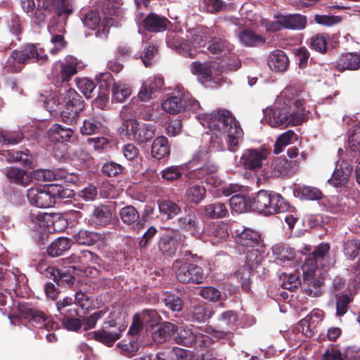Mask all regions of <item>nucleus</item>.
I'll return each instance as SVG.
<instances>
[{"instance_id": "nucleus-47", "label": "nucleus", "mask_w": 360, "mask_h": 360, "mask_svg": "<svg viewBox=\"0 0 360 360\" xmlns=\"http://www.w3.org/2000/svg\"><path fill=\"white\" fill-rule=\"evenodd\" d=\"M141 124L138 121L133 119L127 120L123 122L120 128V133L121 135L127 136L129 139L134 140L136 138L137 131Z\"/></svg>"}, {"instance_id": "nucleus-5", "label": "nucleus", "mask_w": 360, "mask_h": 360, "mask_svg": "<svg viewBox=\"0 0 360 360\" xmlns=\"http://www.w3.org/2000/svg\"><path fill=\"white\" fill-rule=\"evenodd\" d=\"M65 197V191L61 186H51L48 191L39 188H30L27 190V198L30 205L39 208H49L56 203V198Z\"/></svg>"}, {"instance_id": "nucleus-45", "label": "nucleus", "mask_w": 360, "mask_h": 360, "mask_svg": "<svg viewBox=\"0 0 360 360\" xmlns=\"http://www.w3.org/2000/svg\"><path fill=\"white\" fill-rule=\"evenodd\" d=\"M4 173L11 182L22 186H27L28 178L26 176L24 170L15 167H8L5 169Z\"/></svg>"}, {"instance_id": "nucleus-9", "label": "nucleus", "mask_w": 360, "mask_h": 360, "mask_svg": "<svg viewBox=\"0 0 360 360\" xmlns=\"http://www.w3.org/2000/svg\"><path fill=\"white\" fill-rule=\"evenodd\" d=\"M262 258L263 257L258 249L252 248L247 252L244 266L236 273V276L240 280L241 286L245 290H247L250 288L251 273L261 264Z\"/></svg>"}, {"instance_id": "nucleus-18", "label": "nucleus", "mask_w": 360, "mask_h": 360, "mask_svg": "<svg viewBox=\"0 0 360 360\" xmlns=\"http://www.w3.org/2000/svg\"><path fill=\"white\" fill-rule=\"evenodd\" d=\"M235 240L238 246L252 249L260 244L261 236L257 231L245 228L236 235Z\"/></svg>"}, {"instance_id": "nucleus-17", "label": "nucleus", "mask_w": 360, "mask_h": 360, "mask_svg": "<svg viewBox=\"0 0 360 360\" xmlns=\"http://www.w3.org/2000/svg\"><path fill=\"white\" fill-rule=\"evenodd\" d=\"M174 334L175 336L174 339L175 342L184 347L193 346L196 338L197 330H193L186 325L177 326L174 324Z\"/></svg>"}, {"instance_id": "nucleus-15", "label": "nucleus", "mask_w": 360, "mask_h": 360, "mask_svg": "<svg viewBox=\"0 0 360 360\" xmlns=\"http://www.w3.org/2000/svg\"><path fill=\"white\" fill-rule=\"evenodd\" d=\"M229 236L228 226L222 222H212L205 229V236L213 245L226 240Z\"/></svg>"}, {"instance_id": "nucleus-51", "label": "nucleus", "mask_w": 360, "mask_h": 360, "mask_svg": "<svg viewBox=\"0 0 360 360\" xmlns=\"http://www.w3.org/2000/svg\"><path fill=\"white\" fill-rule=\"evenodd\" d=\"M191 71L193 75L205 79H210L212 77V70L207 63L193 62L191 65Z\"/></svg>"}, {"instance_id": "nucleus-26", "label": "nucleus", "mask_w": 360, "mask_h": 360, "mask_svg": "<svg viewBox=\"0 0 360 360\" xmlns=\"http://www.w3.org/2000/svg\"><path fill=\"white\" fill-rule=\"evenodd\" d=\"M19 310L22 316L36 323L40 324L44 322H49V316L47 314L29 305L20 304L19 306Z\"/></svg>"}, {"instance_id": "nucleus-2", "label": "nucleus", "mask_w": 360, "mask_h": 360, "mask_svg": "<svg viewBox=\"0 0 360 360\" xmlns=\"http://www.w3.org/2000/svg\"><path fill=\"white\" fill-rule=\"evenodd\" d=\"M198 118L202 126L216 130L221 136H224L229 150H235L243 138V131L230 111L219 109L210 114H200Z\"/></svg>"}, {"instance_id": "nucleus-36", "label": "nucleus", "mask_w": 360, "mask_h": 360, "mask_svg": "<svg viewBox=\"0 0 360 360\" xmlns=\"http://www.w3.org/2000/svg\"><path fill=\"white\" fill-rule=\"evenodd\" d=\"M70 247L71 243L68 238L60 237L49 245L47 248V252L53 257H59L68 250Z\"/></svg>"}, {"instance_id": "nucleus-49", "label": "nucleus", "mask_w": 360, "mask_h": 360, "mask_svg": "<svg viewBox=\"0 0 360 360\" xmlns=\"http://www.w3.org/2000/svg\"><path fill=\"white\" fill-rule=\"evenodd\" d=\"M73 301L71 297H65L56 303L57 309L60 314L68 316L77 315V310L72 306Z\"/></svg>"}, {"instance_id": "nucleus-28", "label": "nucleus", "mask_w": 360, "mask_h": 360, "mask_svg": "<svg viewBox=\"0 0 360 360\" xmlns=\"http://www.w3.org/2000/svg\"><path fill=\"white\" fill-rule=\"evenodd\" d=\"M360 68V56L348 53L343 54L337 61V68L340 71L345 70H356Z\"/></svg>"}, {"instance_id": "nucleus-48", "label": "nucleus", "mask_w": 360, "mask_h": 360, "mask_svg": "<svg viewBox=\"0 0 360 360\" xmlns=\"http://www.w3.org/2000/svg\"><path fill=\"white\" fill-rule=\"evenodd\" d=\"M162 353H159L156 355L158 360H193L191 359V354L189 351L179 348L174 347L171 351L169 352L167 359L163 358L162 356Z\"/></svg>"}, {"instance_id": "nucleus-34", "label": "nucleus", "mask_w": 360, "mask_h": 360, "mask_svg": "<svg viewBox=\"0 0 360 360\" xmlns=\"http://www.w3.org/2000/svg\"><path fill=\"white\" fill-rule=\"evenodd\" d=\"M292 162L285 158H278L271 163L272 174L276 176L285 177L292 172Z\"/></svg>"}, {"instance_id": "nucleus-32", "label": "nucleus", "mask_w": 360, "mask_h": 360, "mask_svg": "<svg viewBox=\"0 0 360 360\" xmlns=\"http://www.w3.org/2000/svg\"><path fill=\"white\" fill-rule=\"evenodd\" d=\"M182 96L183 94L179 92L177 96L168 97L162 103V109L170 114L179 113L184 108V99H183Z\"/></svg>"}, {"instance_id": "nucleus-63", "label": "nucleus", "mask_w": 360, "mask_h": 360, "mask_svg": "<svg viewBox=\"0 0 360 360\" xmlns=\"http://www.w3.org/2000/svg\"><path fill=\"white\" fill-rule=\"evenodd\" d=\"M60 100L62 99L56 94H50L44 101V107L51 114L57 113L58 110H61V106L63 105V101Z\"/></svg>"}, {"instance_id": "nucleus-19", "label": "nucleus", "mask_w": 360, "mask_h": 360, "mask_svg": "<svg viewBox=\"0 0 360 360\" xmlns=\"http://www.w3.org/2000/svg\"><path fill=\"white\" fill-rule=\"evenodd\" d=\"M110 328H112V329L103 327V329L94 331L93 333L94 338L108 346H112L120 338L121 333L124 329H121L120 327L116 328L112 325H110Z\"/></svg>"}, {"instance_id": "nucleus-27", "label": "nucleus", "mask_w": 360, "mask_h": 360, "mask_svg": "<svg viewBox=\"0 0 360 360\" xmlns=\"http://www.w3.org/2000/svg\"><path fill=\"white\" fill-rule=\"evenodd\" d=\"M119 215L122 221L126 225L130 226L135 224L137 229H139L142 225L139 223V212L132 205H127L120 209Z\"/></svg>"}, {"instance_id": "nucleus-30", "label": "nucleus", "mask_w": 360, "mask_h": 360, "mask_svg": "<svg viewBox=\"0 0 360 360\" xmlns=\"http://www.w3.org/2000/svg\"><path fill=\"white\" fill-rule=\"evenodd\" d=\"M212 315V311L204 304H194L188 311V319L198 323L205 322Z\"/></svg>"}, {"instance_id": "nucleus-64", "label": "nucleus", "mask_w": 360, "mask_h": 360, "mask_svg": "<svg viewBox=\"0 0 360 360\" xmlns=\"http://www.w3.org/2000/svg\"><path fill=\"white\" fill-rule=\"evenodd\" d=\"M347 146L353 152L360 151V125L353 128L348 138Z\"/></svg>"}, {"instance_id": "nucleus-13", "label": "nucleus", "mask_w": 360, "mask_h": 360, "mask_svg": "<svg viewBox=\"0 0 360 360\" xmlns=\"http://www.w3.org/2000/svg\"><path fill=\"white\" fill-rule=\"evenodd\" d=\"M112 219V209L105 205L95 206L89 215V221L94 227H105L110 224Z\"/></svg>"}, {"instance_id": "nucleus-1", "label": "nucleus", "mask_w": 360, "mask_h": 360, "mask_svg": "<svg viewBox=\"0 0 360 360\" xmlns=\"http://www.w3.org/2000/svg\"><path fill=\"white\" fill-rule=\"evenodd\" d=\"M277 106L266 109L265 120L272 127H287L301 124L305 120L302 101L293 96V89L287 88L276 99Z\"/></svg>"}, {"instance_id": "nucleus-35", "label": "nucleus", "mask_w": 360, "mask_h": 360, "mask_svg": "<svg viewBox=\"0 0 360 360\" xmlns=\"http://www.w3.org/2000/svg\"><path fill=\"white\" fill-rule=\"evenodd\" d=\"M79 62L72 56H68L65 61L60 63L61 79L63 82H68L69 79L77 72Z\"/></svg>"}, {"instance_id": "nucleus-33", "label": "nucleus", "mask_w": 360, "mask_h": 360, "mask_svg": "<svg viewBox=\"0 0 360 360\" xmlns=\"http://www.w3.org/2000/svg\"><path fill=\"white\" fill-rule=\"evenodd\" d=\"M102 238L101 233L84 229L79 230L73 235V238L77 243L84 245H92L101 240Z\"/></svg>"}, {"instance_id": "nucleus-4", "label": "nucleus", "mask_w": 360, "mask_h": 360, "mask_svg": "<svg viewBox=\"0 0 360 360\" xmlns=\"http://www.w3.org/2000/svg\"><path fill=\"white\" fill-rule=\"evenodd\" d=\"M64 108L60 112V117L63 122L73 126L77 123L79 113L83 110L84 104L82 97L77 92L69 89L61 95Z\"/></svg>"}, {"instance_id": "nucleus-37", "label": "nucleus", "mask_w": 360, "mask_h": 360, "mask_svg": "<svg viewBox=\"0 0 360 360\" xmlns=\"http://www.w3.org/2000/svg\"><path fill=\"white\" fill-rule=\"evenodd\" d=\"M151 153L153 158L160 160L169 154L168 141L165 136L157 137L153 143Z\"/></svg>"}, {"instance_id": "nucleus-14", "label": "nucleus", "mask_w": 360, "mask_h": 360, "mask_svg": "<svg viewBox=\"0 0 360 360\" xmlns=\"http://www.w3.org/2000/svg\"><path fill=\"white\" fill-rule=\"evenodd\" d=\"M166 43L169 47L183 56L193 58L197 54V51L191 48L190 43L175 32H171L167 34Z\"/></svg>"}, {"instance_id": "nucleus-57", "label": "nucleus", "mask_w": 360, "mask_h": 360, "mask_svg": "<svg viewBox=\"0 0 360 360\" xmlns=\"http://www.w3.org/2000/svg\"><path fill=\"white\" fill-rule=\"evenodd\" d=\"M22 139L23 135L20 131H0V143L15 145L20 143Z\"/></svg>"}, {"instance_id": "nucleus-59", "label": "nucleus", "mask_w": 360, "mask_h": 360, "mask_svg": "<svg viewBox=\"0 0 360 360\" xmlns=\"http://www.w3.org/2000/svg\"><path fill=\"white\" fill-rule=\"evenodd\" d=\"M120 349V352L127 357H131L136 354L139 349V343L135 340H131L129 342H121L117 345Z\"/></svg>"}, {"instance_id": "nucleus-25", "label": "nucleus", "mask_w": 360, "mask_h": 360, "mask_svg": "<svg viewBox=\"0 0 360 360\" xmlns=\"http://www.w3.org/2000/svg\"><path fill=\"white\" fill-rule=\"evenodd\" d=\"M283 29L303 30L307 25V18L301 14L281 15Z\"/></svg>"}, {"instance_id": "nucleus-62", "label": "nucleus", "mask_w": 360, "mask_h": 360, "mask_svg": "<svg viewBox=\"0 0 360 360\" xmlns=\"http://www.w3.org/2000/svg\"><path fill=\"white\" fill-rule=\"evenodd\" d=\"M76 82L78 89L86 98H89L92 97L91 94L96 88V85L93 81L87 78H81L77 79Z\"/></svg>"}, {"instance_id": "nucleus-41", "label": "nucleus", "mask_w": 360, "mask_h": 360, "mask_svg": "<svg viewBox=\"0 0 360 360\" xmlns=\"http://www.w3.org/2000/svg\"><path fill=\"white\" fill-rule=\"evenodd\" d=\"M270 201L267 214L283 212L288 208V204L285 201L284 198L280 194L275 192H271Z\"/></svg>"}, {"instance_id": "nucleus-60", "label": "nucleus", "mask_w": 360, "mask_h": 360, "mask_svg": "<svg viewBox=\"0 0 360 360\" xmlns=\"http://www.w3.org/2000/svg\"><path fill=\"white\" fill-rule=\"evenodd\" d=\"M281 279L283 280L281 283L282 288L290 291H293L301 285L299 276L295 273L290 274L283 273L281 276Z\"/></svg>"}, {"instance_id": "nucleus-43", "label": "nucleus", "mask_w": 360, "mask_h": 360, "mask_svg": "<svg viewBox=\"0 0 360 360\" xmlns=\"http://www.w3.org/2000/svg\"><path fill=\"white\" fill-rule=\"evenodd\" d=\"M227 213L226 205L221 202L210 203L204 207V214L210 218H222L226 217Z\"/></svg>"}, {"instance_id": "nucleus-16", "label": "nucleus", "mask_w": 360, "mask_h": 360, "mask_svg": "<svg viewBox=\"0 0 360 360\" xmlns=\"http://www.w3.org/2000/svg\"><path fill=\"white\" fill-rule=\"evenodd\" d=\"M352 172V167L347 162H338L332 177L328 182L335 187L343 186L348 182Z\"/></svg>"}, {"instance_id": "nucleus-29", "label": "nucleus", "mask_w": 360, "mask_h": 360, "mask_svg": "<svg viewBox=\"0 0 360 360\" xmlns=\"http://www.w3.org/2000/svg\"><path fill=\"white\" fill-rule=\"evenodd\" d=\"M72 133L73 129L71 128L63 127L59 124H53L47 132L49 139L56 142H64L68 141L72 136Z\"/></svg>"}, {"instance_id": "nucleus-44", "label": "nucleus", "mask_w": 360, "mask_h": 360, "mask_svg": "<svg viewBox=\"0 0 360 360\" xmlns=\"http://www.w3.org/2000/svg\"><path fill=\"white\" fill-rule=\"evenodd\" d=\"M229 205L233 211L237 213H243L250 209V200L245 195L236 194L233 195L229 200Z\"/></svg>"}, {"instance_id": "nucleus-21", "label": "nucleus", "mask_w": 360, "mask_h": 360, "mask_svg": "<svg viewBox=\"0 0 360 360\" xmlns=\"http://www.w3.org/2000/svg\"><path fill=\"white\" fill-rule=\"evenodd\" d=\"M169 23L170 22L165 17L153 13L148 14L143 21V27L153 32L165 31Z\"/></svg>"}, {"instance_id": "nucleus-39", "label": "nucleus", "mask_w": 360, "mask_h": 360, "mask_svg": "<svg viewBox=\"0 0 360 360\" xmlns=\"http://www.w3.org/2000/svg\"><path fill=\"white\" fill-rule=\"evenodd\" d=\"M207 49L214 55L223 56L231 53L233 47L232 45L225 39H214L211 41Z\"/></svg>"}, {"instance_id": "nucleus-12", "label": "nucleus", "mask_w": 360, "mask_h": 360, "mask_svg": "<svg viewBox=\"0 0 360 360\" xmlns=\"http://www.w3.org/2000/svg\"><path fill=\"white\" fill-rule=\"evenodd\" d=\"M34 177L39 181H61L66 183H72L77 179L75 174L61 168L37 170L34 172Z\"/></svg>"}, {"instance_id": "nucleus-58", "label": "nucleus", "mask_w": 360, "mask_h": 360, "mask_svg": "<svg viewBox=\"0 0 360 360\" xmlns=\"http://www.w3.org/2000/svg\"><path fill=\"white\" fill-rule=\"evenodd\" d=\"M138 319H141L146 326L150 327L159 323L160 316L155 310L144 309L140 314H137Z\"/></svg>"}, {"instance_id": "nucleus-61", "label": "nucleus", "mask_w": 360, "mask_h": 360, "mask_svg": "<svg viewBox=\"0 0 360 360\" xmlns=\"http://www.w3.org/2000/svg\"><path fill=\"white\" fill-rule=\"evenodd\" d=\"M6 159L8 162H18L25 167H31L32 160L30 155L21 151L8 152Z\"/></svg>"}, {"instance_id": "nucleus-22", "label": "nucleus", "mask_w": 360, "mask_h": 360, "mask_svg": "<svg viewBox=\"0 0 360 360\" xmlns=\"http://www.w3.org/2000/svg\"><path fill=\"white\" fill-rule=\"evenodd\" d=\"M267 63L271 70L283 72L287 70L288 58L283 51L275 50L269 53Z\"/></svg>"}, {"instance_id": "nucleus-10", "label": "nucleus", "mask_w": 360, "mask_h": 360, "mask_svg": "<svg viewBox=\"0 0 360 360\" xmlns=\"http://www.w3.org/2000/svg\"><path fill=\"white\" fill-rule=\"evenodd\" d=\"M268 153L262 148L247 149L243 151L240 163L245 169L256 172L261 169L263 162L267 158Z\"/></svg>"}, {"instance_id": "nucleus-20", "label": "nucleus", "mask_w": 360, "mask_h": 360, "mask_svg": "<svg viewBox=\"0 0 360 360\" xmlns=\"http://www.w3.org/2000/svg\"><path fill=\"white\" fill-rule=\"evenodd\" d=\"M181 236L174 233L173 235L169 233L163 234L158 243L159 250L166 256H172L175 254L179 245V240Z\"/></svg>"}, {"instance_id": "nucleus-24", "label": "nucleus", "mask_w": 360, "mask_h": 360, "mask_svg": "<svg viewBox=\"0 0 360 360\" xmlns=\"http://www.w3.org/2000/svg\"><path fill=\"white\" fill-rule=\"evenodd\" d=\"M271 192L260 190L250 200V207L260 213L267 214V210L270 203Z\"/></svg>"}, {"instance_id": "nucleus-8", "label": "nucleus", "mask_w": 360, "mask_h": 360, "mask_svg": "<svg viewBox=\"0 0 360 360\" xmlns=\"http://www.w3.org/2000/svg\"><path fill=\"white\" fill-rule=\"evenodd\" d=\"M176 278L181 283H201L204 279L202 268L194 264L176 261L174 264Z\"/></svg>"}, {"instance_id": "nucleus-54", "label": "nucleus", "mask_w": 360, "mask_h": 360, "mask_svg": "<svg viewBox=\"0 0 360 360\" xmlns=\"http://www.w3.org/2000/svg\"><path fill=\"white\" fill-rule=\"evenodd\" d=\"M155 130L152 125L141 124L134 139L139 143L149 141L154 136Z\"/></svg>"}, {"instance_id": "nucleus-38", "label": "nucleus", "mask_w": 360, "mask_h": 360, "mask_svg": "<svg viewBox=\"0 0 360 360\" xmlns=\"http://www.w3.org/2000/svg\"><path fill=\"white\" fill-rule=\"evenodd\" d=\"M218 170V167L213 163H207L202 167L188 172L186 175L189 180L200 179L213 176Z\"/></svg>"}, {"instance_id": "nucleus-3", "label": "nucleus", "mask_w": 360, "mask_h": 360, "mask_svg": "<svg viewBox=\"0 0 360 360\" xmlns=\"http://www.w3.org/2000/svg\"><path fill=\"white\" fill-rule=\"evenodd\" d=\"M21 6L26 13L36 8L34 18L38 25L44 22L53 10L63 19L72 13L68 0H21Z\"/></svg>"}, {"instance_id": "nucleus-52", "label": "nucleus", "mask_w": 360, "mask_h": 360, "mask_svg": "<svg viewBox=\"0 0 360 360\" xmlns=\"http://www.w3.org/2000/svg\"><path fill=\"white\" fill-rule=\"evenodd\" d=\"M295 137L296 134L292 130H288L280 135L274 144V153L275 154L281 153L285 147L292 143V139Z\"/></svg>"}, {"instance_id": "nucleus-46", "label": "nucleus", "mask_w": 360, "mask_h": 360, "mask_svg": "<svg viewBox=\"0 0 360 360\" xmlns=\"http://www.w3.org/2000/svg\"><path fill=\"white\" fill-rule=\"evenodd\" d=\"M206 194L204 186L195 184L188 187L185 193L186 200L193 203H198L202 201Z\"/></svg>"}, {"instance_id": "nucleus-31", "label": "nucleus", "mask_w": 360, "mask_h": 360, "mask_svg": "<svg viewBox=\"0 0 360 360\" xmlns=\"http://www.w3.org/2000/svg\"><path fill=\"white\" fill-rule=\"evenodd\" d=\"M240 42L245 46H257L264 44L265 39L249 29H245L238 34Z\"/></svg>"}, {"instance_id": "nucleus-7", "label": "nucleus", "mask_w": 360, "mask_h": 360, "mask_svg": "<svg viewBox=\"0 0 360 360\" xmlns=\"http://www.w3.org/2000/svg\"><path fill=\"white\" fill-rule=\"evenodd\" d=\"M330 246L328 243H321L316 247L311 255L305 260L302 266L304 281L308 283L313 280V273L321 266L325 267L330 265L328 252Z\"/></svg>"}, {"instance_id": "nucleus-53", "label": "nucleus", "mask_w": 360, "mask_h": 360, "mask_svg": "<svg viewBox=\"0 0 360 360\" xmlns=\"http://www.w3.org/2000/svg\"><path fill=\"white\" fill-rule=\"evenodd\" d=\"M219 320L221 328L232 332L238 321V315L233 311H226L221 314Z\"/></svg>"}, {"instance_id": "nucleus-55", "label": "nucleus", "mask_w": 360, "mask_h": 360, "mask_svg": "<svg viewBox=\"0 0 360 360\" xmlns=\"http://www.w3.org/2000/svg\"><path fill=\"white\" fill-rule=\"evenodd\" d=\"M102 128V124L94 118H89L84 120L82 127H80V132L83 135H92L98 133Z\"/></svg>"}, {"instance_id": "nucleus-6", "label": "nucleus", "mask_w": 360, "mask_h": 360, "mask_svg": "<svg viewBox=\"0 0 360 360\" xmlns=\"http://www.w3.org/2000/svg\"><path fill=\"white\" fill-rule=\"evenodd\" d=\"M104 15L102 22H101V17L94 11H90L85 13L82 18V21L84 26L91 30H94L99 25L100 22L102 26V32L100 29L96 32L98 37L106 39L108 34V29L110 27L115 25V19L111 16L115 14V8L112 5L108 4L106 7L102 10Z\"/></svg>"}, {"instance_id": "nucleus-23", "label": "nucleus", "mask_w": 360, "mask_h": 360, "mask_svg": "<svg viewBox=\"0 0 360 360\" xmlns=\"http://www.w3.org/2000/svg\"><path fill=\"white\" fill-rule=\"evenodd\" d=\"M47 275H50L58 285L70 287L73 284V276L66 270H60L53 266H49L46 269Z\"/></svg>"}, {"instance_id": "nucleus-56", "label": "nucleus", "mask_w": 360, "mask_h": 360, "mask_svg": "<svg viewBox=\"0 0 360 360\" xmlns=\"http://www.w3.org/2000/svg\"><path fill=\"white\" fill-rule=\"evenodd\" d=\"M328 36L325 34H316L310 39V47L321 53L327 51Z\"/></svg>"}, {"instance_id": "nucleus-40", "label": "nucleus", "mask_w": 360, "mask_h": 360, "mask_svg": "<svg viewBox=\"0 0 360 360\" xmlns=\"http://www.w3.org/2000/svg\"><path fill=\"white\" fill-rule=\"evenodd\" d=\"M131 88L122 82H114L112 86V98L119 103L124 102L131 94Z\"/></svg>"}, {"instance_id": "nucleus-42", "label": "nucleus", "mask_w": 360, "mask_h": 360, "mask_svg": "<svg viewBox=\"0 0 360 360\" xmlns=\"http://www.w3.org/2000/svg\"><path fill=\"white\" fill-rule=\"evenodd\" d=\"M174 324L170 322H165L153 333V339L157 343L165 342L174 334Z\"/></svg>"}, {"instance_id": "nucleus-11", "label": "nucleus", "mask_w": 360, "mask_h": 360, "mask_svg": "<svg viewBox=\"0 0 360 360\" xmlns=\"http://www.w3.org/2000/svg\"><path fill=\"white\" fill-rule=\"evenodd\" d=\"M15 56L18 58L22 65L34 62L43 64L48 60V56L44 53V51L38 49L35 44H28L20 50L15 51Z\"/></svg>"}, {"instance_id": "nucleus-50", "label": "nucleus", "mask_w": 360, "mask_h": 360, "mask_svg": "<svg viewBox=\"0 0 360 360\" xmlns=\"http://www.w3.org/2000/svg\"><path fill=\"white\" fill-rule=\"evenodd\" d=\"M158 206L160 213L166 215L168 219L173 218L181 211V208L174 202L169 200L160 201Z\"/></svg>"}]
</instances>
